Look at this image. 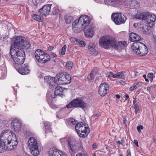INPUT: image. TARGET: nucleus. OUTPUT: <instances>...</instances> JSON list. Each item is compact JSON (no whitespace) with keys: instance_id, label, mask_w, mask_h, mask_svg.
Here are the masks:
<instances>
[{"instance_id":"8","label":"nucleus","mask_w":156,"mask_h":156,"mask_svg":"<svg viewBox=\"0 0 156 156\" xmlns=\"http://www.w3.org/2000/svg\"><path fill=\"white\" fill-rule=\"evenodd\" d=\"M28 144L32 154L34 156H37L39 154L40 151L38 149L37 141L34 138L31 137L30 138Z\"/></svg>"},{"instance_id":"57","label":"nucleus","mask_w":156,"mask_h":156,"mask_svg":"<svg viewBox=\"0 0 156 156\" xmlns=\"http://www.w3.org/2000/svg\"><path fill=\"white\" fill-rule=\"evenodd\" d=\"M116 143L119 145H121L122 144V143L119 140L117 141Z\"/></svg>"},{"instance_id":"35","label":"nucleus","mask_w":156,"mask_h":156,"mask_svg":"<svg viewBox=\"0 0 156 156\" xmlns=\"http://www.w3.org/2000/svg\"><path fill=\"white\" fill-rule=\"evenodd\" d=\"M66 48V45L65 44L62 48L61 50L60 51V54L61 55H65Z\"/></svg>"},{"instance_id":"41","label":"nucleus","mask_w":156,"mask_h":156,"mask_svg":"<svg viewBox=\"0 0 156 156\" xmlns=\"http://www.w3.org/2000/svg\"><path fill=\"white\" fill-rule=\"evenodd\" d=\"M21 123L20 124H18V125L16 126L13 127L15 130L16 131H20L21 130Z\"/></svg>"},{"instance_id":"61","label":"nucleus","mask_w":156,"mask_h":156,"mask_svg":"<svg viewBox=\"0 0 156 156\" xmlns=\"http://www.w3.org/2000/svg\"><path fill=\"white\" fill-rule=\"evenodd\" d=\"M136 100L135 99L133 101V105H136V104H135V103H136Z\"/></svg>"},{"instance_id":"9","label":"nucleus","mask_w":156,"mask_h":156,"mask_svg":"<svg viewBox=\"0 0 156 156\" xmlns=\"http://www.w3.org/2000/svg\"><path fill=\"white\" fill-rule=\"evenodd\" d=\"M61 144L64 145L67 141L69 148L72 151H74L76 149V141L74 139L69 137H66L60 139Z\"/></svg>"},{"instance_id":"44","label":"nucleus","mask_w":156,"mask_h":156,"mask_svg":"<svg viewBox=\"0 0 156 156\" xmlns=\"http://www.w3.org/2000/svg\"><path fill=\"white\" fill-rule=\"evenodd\" d=\"M137 87H136V86L134 84L129 89V90L130 91H132L133 90L136 89V88H137Z\"/></svg>"},{"instance_id":"6","label":"nucleus","mask_w":156,"mask_h":156,"mask_svg":"<svg viewBox=\"0 0 156 156\" xmlns=\"http://www.w3.org/2000/svg\"><path fill=\"white\" fill-rule=\"evenodd\" d=\"M66 107L68 108L73 107H77L83 109H85L89 107V105L82 99L78 98L70 102L66 105Z\"/></svg>"},{"instance_id":"5","label":"nucleus","mask_w":156,"mask_h":156,"mask_svg":"<svg viewBox=\"0 0 156 156\" xmlns=\"http://www.w3.org/2000/svg\"><path fill=\"white\" fill-rule=\"evenodd\" d=\"M75 129L77 134L80 137H86L90 132V129L89 127L84 123L80 122L77 123Z\"/></svg>"},{"instance_id":"42","label":"nucleus","mask_w":156,"mask_h":156,"mask_svg":"<svg viewBox=\"0 0 156 156\" xmlns=\"http://www.w3.org/2000/svg\"><path fill=\"white\" fill-rule=\"evenodd\" d=\"M59 11V10L56 6L53 9L52 13L53 14H56Z\"/></svg>"},{"instance_id":"50","label":"nucleus","mask_w":156,"mask_h":156,"mask_svg":"<svg viewBox=\"0 0 156 156\" xmlns=\"http://www.w3.org/2000/svg\"><path fill=\"white\" fill-rule=\"evenodd\" d=\"M113 73L112 72H110L108 73V76L110 77H113Z\"/></svg>"},{"instance_id":"32","label":"nucleus","mask_w":156,"mask_h":156,"mask_svg":"<svg viewBox=\"0 0 156 156\" xmlns=\"http://www.w3.org/2000/svg\"><path fill=\"white\" fill-rule=\"evenodd\" d=\"M73 63L72 62L69 61H68L66 63L65 66L66 69L70 70L73 66Z\"/></svg>"},{"instance_id":"29","label":"nucleus","mask_w":156,"mask_h":156,"mask_svg":"<svg viewBox=\"0 0 156 156\" xmlns=\"http://www.w3.org/2000/svg\"><path fill=\"white\" fill-rule=\"evenodd\" d=\"M64 19L67 23H69L73 20V17L69 15L65 16Z\"/></svg>"},{"instance_id":"60","label":"nucleus","mask_w":156,"mask_h":156,"mask_svg":"<svg viewBox=\"0 0 156 156\" xmlns=\"http://www.w3.org/2000/svg\"><path fill=\"white\" fill-rule=\"evenodd\" d=\"M129 98V95H127L125 96V99L126 100H127Z\"/></svg>"},{"instance_id":"38","label":"nucleus","mask_w":156,"mask_h":156,"mask_svg":"<svg viewBox=\"0 0 156 156\" xmlns=\"http://www.w3.org/2000/svg\"><path fill=\"white\" fill-rule=\"evenodd\" d=\"M117 78L120 79H123L125 78L124 75L121 72H119L117 73Z\"/></svg>"},{"instance_id":"37","label":"nucleus","mask_w":156,"mask_h":156,"mask_svg":"<svg viewBox=\"0 0 156 156\" xmlns=\"http://www.w3.org/2000/svg\"><path fill=\"white\" fill-rule=\"evenodd\" d=\"M94 72L93 70L90 73V76L88 77V79L89 82H93L94 80Z\"/></svg>"},{"instance_id":"15","label":"nucleus","mask_w":156,"mask_h":156,"mask_svg":"<svg viewBox=\"0 0 156 156\" xmlns=\"http://www.w3.org/2000/svg\"><path fill=\"white\" fill-rule=\"evenodd\" d=\"M16 69L20 73L23 75L28 74L30 71L29 66L27 64H24L19 68L17 67V69Z\"/></svg>"},{"instance_id":"52","label":"nucleus","mask_w":156,"mask_h":156,"mask_svg":"<svg viewBox=\"0 0 156 156\" xmlns=\"http://www.w3.org/2000/svg\"><path fill=\"white\" fill-rule=\"evenodd\" d=\"M50 55L51 56V57H57V55L53 53H50Z\"/></svg>"},{"instance_id":"45","label":"nucleus","mask_w":156,"mask_h":156,"mask_svg":"<svg viewBox=\"0 0 156 156\" xmlns=\"http://www.w3.org/2000/svg\"><path fill=\"white\" fill-rule=\"evenodd\" d=\"M156 86L155 85L151 86H150L147 87V90L150 91L151 89H153Z\"/></svg>"},{"instance_id":"21","label":"nucleus","mask_w":156,"mask_h":156,"mask_svg":"<svg viewBox=\"0 0 156 156\" xmlns=\"http://www.w3.org/2000/svg\"><path fill=\"white\" fill-rule=\"evenodd\" d=\"M95 45L92 43H90L88 45V49L89 53L93 55H96L98 52L95 49Z\"/></svg>"},{"instance_id":"3","label":"nucleus","mask_w":156,"mask_h":156,"mask_svg":"<svg viewBox=\"0 0 156 156\" xmlns=\"http://www.w3.org/2000/svg\"><path fill=\"white\" fill-rule=\"evenodd\" d=\"M88 17L82 15L79 19L76 20L72 24V30L75 33H78L86 28L90 23Z\"/></svg>"},{"instance_id":"16","label":"nucleus","mask_w":156,"mask_h":156,"mask_svg":"<svg viewBox=\"0 0 156 156\" xmlns=\"http://www.w3.org/2000/svg\"><path fill=\"white\" fill-rule=\"evenodd\" d=\"M138 51L137 55L140 56L145 55L148 53V48L147 46L143 43H142Z\"/></svg>"},{"instance_id":"64","label":"nucleus","mask_w":156,"mask_h":156,"mask_svg":"<svg viewBox=\"0 0 156 156\" xmlns=\"http://www.w3.org/2000/svg\"><path fill=\"white\" fill-rule=\"evenodd\" d=\"M119 156H123V155L122 154H120L119 155Z\"/></svg>"},{"instance_id":"39","label":"nucleus","mask_w":156,"mask_h":156,"mask_svg":"<svg viewBox=\"0 0 156 156\" xmlns=\"http://www.w3.org/2000/svg\"><path fill=\"white\" fill-rule=\"evenodd\" d=\"M118 44L121 47L126 46L127 44V42L125 41H120L118 42Z\"/></svg>"},{"instance_id":"20","label":"nucleus","mask_w":156,"mask_h":156,"mask_svg":"<svg viewBox=\"0 0 156 156\" xmlns=\"http://www.w3.org/2000/svg\"><path fill=\"white\" fill-rule=\"evenodd\" d=\"M148 15H149L148 12L143 13L139 11L135 15V17L138 19L145 20L147 21Z\"/></svg>"},{"instance_id":"22","label":"nucleus","mask_w":156,"mask_h":156,"mask_svg":"<svg viewBox=\"0 0 156 156\" xmlns=\"http://www.w3.org/2000/svg\"><path fill=\"white\" fill-rule=\"evenodd\" d=\"M142 43L139 41L135 42L132 45L131 49L137 55L138 54V51L139 50Z\"/></svg>"},{"instance_id":"49","label":"nucleus","mask_w":156,"mask_h":156,"mask_svg":"<svg viewBox=\"0 0 156 156\" xmlns=\"http://www.w3.org/2000/svg\"><path fill=\"white\" fill-rule=\"evenodd\" d=\"M142 83L141 82H138L135 85L136 86L137 88L138 87H140V86H141L142 85Z\"/></svg>"},{"instance_id":"62","label":"nucleus","mask_w":156,"mask_h":156,"mask_svg":"<svg viewBox=\"0 0 156 156\" xmlns=\"http://www.w3.org/2000/svg\"><path fill=\"white\" fill-rule=\"evenodd\" d=\"M115 96L116 98H117L119 99L120 98V96L119 94H116Z\"/></svg>"},{"instance_id":"4","label":"nucleus","mask_w":156,"mask_h":156,"mask_svg":"<svg viewBox=\"0 0 156 156\" xmlns=\"http://www.w3.org/2000/svg\"><path fill=\"white\" fill-rule=\"evenodd\" d=\"M99 43L101 47L105 49H107L110 46L114 48H117L118 47V43L115 39L108 36L101 37L99 40Z\"/></svg>"},{"instance_id":"56","label":"nucleus","mask_w":156,"mask_h":156,"mask_svg":"<svg viewBox=\"0 0 156 156\" xmlns=\"http://www.w3.org/2000/svg\"><path fill=\"white\" fill-rule=\"evenodd\" d=\"M53 47H49V48H48V50L49 51H51L53 49Z\"/></svg>"},{"instance_id":"12","label":"nucleus","mask_w":156,"mask_h":156,"mask_svg":"<svg viewBox=\"0 0 156 156\" xmlns=\"http://www.w3.org/2000/svg\"><path fill=\"white\" fill-rule=\"evenodd\" d=\"M109 89V85L106 83H101L99 86L98 92L102 97L105 96Z\"/></svg>"},{"instance_id":"46","label":"nucleus","mask_w":156,"mask_h":156,"mask_svg":"<svg viewBox=\"0 0 156 156\" xmlns=\"http://www.w3.org/2000/svg\"><path fill=\"white\" fill-rule=\"evenodd\" d=\"M76 156H87L85 154L83 153H80L77 154Z\"/></svg>"},{"instance_id":"40","label":"nucleus","mask_w":156,"mask_h":156,"mask_svg":"<svg viewBox=\"0 0 156 156\" xmlns=\"http://www.w3.org/2000/svg\"><path fill=\"white\" fill-rule=\"evenodd\" d=\"M86 44L84 41H78V44L77 45H78L80 47H84L86 45Z\"/></svg>"},{"instance_id":"11","label":"nucleus","mask_w":156,"mask_h":156,"mask_svg":"<svg viewBox=\"0 0 156 156\" xmlns=\"http://www.w3.org/2000/svg\"><path fill=\"white\" fill-rule=\"evenodd\" d=\"M45 82L49 85L50 88L53 89L54 87L57 84V80L56 78V76L55 77H52L51 76H45L44 78Z\"/></svg>"},{"instance_id":"58","label":"nucleus","mask_w":156,"mask_h":156,"mask_svg":"<svg viewBox=\"0 0 156 156\" xmlns=\"http://www.w3.org/2000/svg\"><path fill=\"white\" fill-rule=\"evenodd\" d=\"M113 78H117V73L116 74H113Z\"/></svg>"},{"instance_id":"7","label":"nucleus","mask_w":156,"mask_h":156,"mask_svg":"<svg viewBox=\"0 0 156 156\" xmlns=\"http://www.w3.org/2000/svg\"><path fill=\"white\" fill-rule=\"evenodd\" d=\"M56 78L57 80V84L58 85H63L70 83L71 78L69 75L67 73L64 74L62 73H59L56 75Z\"/></svg>"},{"instance_id":"10","label":"nucleus","mask_w":156,"mask_h":156,"mask_svg":"<svg viewBox=\"0 0 156 156\" xmlns=\"http://www.w3.org/2000/svg\"><path fill=\"white\" fill-rule=\"evenodd\" d=\"M112 19L117 25H120L124 23L126 20V17L121 13H115L112 14Z\"/></svg>"},{"instance_id":"30","label":"nucleus","mask_w":156,"mask_h":156,"mask_svg":"<svg viewBox=\"0 0 156 156\" xmlns=\"http://www.w3.org/2000/svg\"><path fill=\"white\" fill-rule=\"evenodd\" d=\"M42 54H44V52L41 50L38 49L35 52V55L36 59H39V58Z\"/></svg>"},{"instance_id":"53","label":"nucleus","mask_w":156,"mask_h":156,"mask_svg":"<svg viewBox=\"0 0 156 156\" xmlns=\"http://www.w3.org/2000/svg\"><path fill=\"white\" fill-rule=\"evenodd\" d=\"M134 143L135 144L136 146L137 147H138V141L136 140H134Z\"/></svg>"},{"instance_id":"55","label":"nucleus","mask_w":156,"mask_h":156,"mask_svg":"<svg viewBox=\"0 0 156 156\" xmlns=\"http://www.w3.org/2000/svg\"><path fill=\"white\" fill-rule=\"evenodd\" d=\"M119 83L120 84L122 85H124L126 84V83L122 80H121L120 81Z\"/></svg>"},{"instance_id":"13","label":"nucleus","mask_w":156,"mask_h":156,"mask_svg":"<svg viewBox=\"0 0 156 156\" xmlns=\"http://www.w3.org/2000/svg\"><path fill=\"white\" fill-rule=\"evenodd\" d=\"M52 5L51 4L45 5L43 7L40 9L38 12L40 15L42 16H47L50 12Z\"/></svg>"},{"instance_id":"36","label":"nucleus","mask_w":156,"mask_h":156,"mask_svg":"<svg viewBox=\"0 0 156 156\" xmlns=\"http://www.w3.org/2000/svg\"><path fill=\"white\" fill-rule=\"evenodd\" d=\"M32 17L34 20L38 21H41V19L40 16L34 14L32 15Z\"/></svg>"},{"instance_id":"1","label":"nucleus","mask_w":156,"mask_h":156,"mask_svg":"<svg viewBox=\"0 0 156 156\" xmlns=\"http://www.w3.org/2000/svg\"><path fill=\"white\" fill-rule=\"evenodd\" d=\"M13 44L11 45L10 53L15 63L14 66L15 69L22 64L25 58V53L23 49L29 48L30 44L23 37L19 36L14 37Z\"/></svg>"},{"instance_id":"18","label":"nucleus","mask_w":156,"mask_h":156,"mask_svg":"<svg viewBox=\"0 0 156 156\" xmlns=\"http://www.w3.org/2000/svg\"><path fill=\"white\" fill-rule=\"evenodd\" d=\"M156 20V16L155 15L149 12V15L147 19V22L148 25L150 27H151L154 25V22Z\"/></svg>"},{"instance_id":"59","label":"nucleus","mask_w":156,"mask_h":156,"mask_svg":"<svg viewBox=\"0 0 156 156\" xmlns=\"http://www.w3.org/2000/svg\"><path fill=\"white\" fill-rule=\"evenodd\" d=\"M92 147L94 149H95L96 148L97 146L96 144H94L92 145Z\"/></svg>"},{"instance_id":"31","label":"nucleus","mask_w":156,"mask_h":156,"mask_svg":"<svg viewBox=\"0 0 156 156\" xmlns=\"http://www.w3.org/2000/svg\"><path fill=\"white\" fill-rule=\"evenodd\" d=\"M76 120L73 118H69L67 120L66 124L67 125L72 124L73 125H75L76 124Z\"/></svg>"},{"instance_id":"14","label":"nucleus","mask_w":156,"mask_h":156,"mask_svg":"<svg viewBox=\"0 0 156 156\" xmlns=\"http://www.w3.org/2000/svg\"><path fill=\"white\" fill-rule=\"evenodd\" d=\"M48 153L50 155L53 156H67L66 153L57 149L55 147L50 148Z\"/></svg>"},{"instance_id":"19","label":"nucleus","mask_w":156,"mask_h":156,"mask_svg":"<svg viewBox=\"0 0 156 156\" xmlns=\"http://www.w3.org/2000/svg\"><path fill=\"white\" fill-rule=\"evenodd\" d=\"M63 89L62 87L59 86L57 87L55 89L54 95H52L51 94V98H54L57 96H62L63 95Z\"/></svg>"},{"instance_id":"47","label":"nucleus","mask_w":156,"mask_h":156,"mask_svg":"<svg viewBox=\"0 0 156 156\" xmlns=\"http://www.w3.org/2000/svg\"><path fill=\"white\" fill-rule=\"evenodd\" d=\"M148 76L152 80H153V73H149L148 74Z\"/></svg>"},{"instance_id":"54","label":"nucleus","mask_w":156,"mask_h":156,"mask_svg":"<svg viewBox=\"0 0 156 156\" xmlns=\"http://www.w3.org/2000/svg\"><path fill=\"white\" fill-rule=\"evenodd\" d=\"M143 76L146 82H148V80L146 78L147 76L146 75H143Z\"/></svg>"},{"instance_id":"2","label":"nucleus","mask_w":156,"mask_h":156,"mask_svg":"<svg viewBox=\"0 0 156 156\" xmlns=\"http://www.w3.org/2000/svg\"><path fill=\"white\" fill-rule=\"evenodd\" d=\"M16 135L10 130L3 131L0 136V153L11 150L17 144Z\"/></svg>"},{"instance_id":"24","label":"nucleus","mask_w":156,"mask_h":156,"mask_svg":"<svg viewBox=\"0 0 156 156\" xmlns=\"http://www.w3.org/2000/svg\"><path fill=\"white\" fill-rule=\"evenodd\" d=\"M141 39L140 37L138 35L133 33H131L129 34V39L132 42L139 41Z\"/></svg>"},{"instance_id":"51","label":"nucleus","mask_w":156,"mask_h":156,"mask_svg":"<svg viewBox=\"0 0 156 156\" xmlns=\"http://www.w3.org/2000/svg\"><path fill=\"white\" fill-rule=\"evenodd\" d=\"M134 109L135 110H139V107L136 104L134 105Z\"/></svg>"},{"instance_id":"28","label":"nucleus","mask_w":156,"mask_h":156,"mask_svg":"<svg viewBox=\"0 0 156 156\" xmlns=\"http://www.w3.org/2000/svg\"><path fill=\"white\" fill-rule=\"evenodd\" d=\"M105 4L110 5L113 7H115L116 5L117 1L113 0H104Z\"/></svg>"},{"instance_id":"26","label":"nucleus","mask_w":156,"mask_h":156,"mask_svg":"<svg viewBox=\"0 0 156 156\" xmlns=\"http://www.w3.org/2000/svg\"><path fill=\"white\" fill-rule=\"evenodd\" d=\"M51 93L49 92H48L46 96V99L51 108L53 109H55L56 108V106L52 103L49 102V100L52 99L51 98Z\"/></svg>"},{"instance_id":"48","label":"nucleus","mask_w":156,"mask_h":156,"mask_svg":"<svg viewBox=\"0 0 156 156\" xmlns=\"http://www.w3.org/2000/svg\"><path fill=\"white\" fill-rule=\"evenodd\" d=\"M126 156H131V151L129 149H128L127 151Z\"/></svg>"},{"instance_id":"33","label":"nucleus","mask_w":156,"mask_h":156,"mask_svg":"<svg viewBox=\"0 0 156 156\" xmlns=\"http://www.w3.org/2000/svg\"><path fill=\"white\" fill-rule=\"evenodd\" d=\"M69 40L71 43L76 45H77L78 44L79 40L76 38L71 37L69 38Z\"/></svg>"},{"instance_id":"27","label":"nucleus","mask_w":156,"mask_h":156,"mask_svg":"<svg viewBox=\"0 0 156 156\" xmlns=\"http://www.w3.org/2000/svg\"><path fill=\"white\" fill-rule=\"evenodd\" d=\"M44 126L45 128V130L46 133H51V124L48 122H44Z\"/></svg>"},{"instance_id":"17","label":"nucleus","mask_w":156,"mask_h":156,"mask_svg":"<svg viewBox=\"0 0 156 156\" xmlns=\"http://www.w3.org/2000/svg\"><path fill=\"white\" fill-rule=\"evenodd\" d=\"M39 59H36L38 61L41 63H44L50 60V55L47 54H42L40 56Z\"/></svg>"},{"instance_id":"43","label":"nucleus","mask_w":156,"mask_h":156,"mask_svg":"<svg viewBox=\"0 0 156 156\" xmlns=\"http://www.w3.org/2000/svg\"><path fill=\"white\" fill-rule=\"evenodd\" d=\"M144 127L143 126L141 125H140L138 126H137L136 127V129L138 131V132L139 133H140L141 132V130L143 129Z\"/></svg>"},{"instance_id":"23","label":"nucleus","mask_w":156,"mask_h":156,"mask_svg":"<svg viewBox=\"0 0 156 156\" xmlns=\"http://www.w3.org/2000/svg\"><path fill=\"white\" fill-rule=\"evenodd\" d=\"M128 5L132 8L137 9L140 7V3L136 0H131L129 2Z\"/></svg>"},{"instance_id":"34","label":"nucleus","mask_w":156,"mask_h":156,"mask_svg":"<svg viewBox=\"0 0 156 156\" xmlns=\"http://www.w3.org/2000/svg\"><path fill=\"white\" fill-rule=\"evenodd\" d=\"M20 123H21L19 120L17 119H13L12 122H11L12 126V127H13Z\"/></svg>"},{"instance_id":"25","label":"nucleus","mask_w":156,"mask_h":156,"mask_svg":"<svg viewBox=\"0 0 156 156\" xmlns=\"http://www.w3.org/2000/svg\"><path fill=\"white\" fill-rule=\"evenodd\" d=\"M94 33V29L92 27H89L86 31H84L85 36L88 38L91 37Z\"/></svg>"},{"instance_id":"63","label":"nucleus","mask_w":156,"mask_h":156,"mask_svg":"<svg viewBox=\"0 0 156 156\" xmlns=\"http://www.w3.org/2000/svg\"><path fill=\"white\" fill-rule=\"evenodd\" d=\"M138 110H135V113L136 114H137Z\"/></svg>"}]
</instances>
